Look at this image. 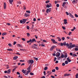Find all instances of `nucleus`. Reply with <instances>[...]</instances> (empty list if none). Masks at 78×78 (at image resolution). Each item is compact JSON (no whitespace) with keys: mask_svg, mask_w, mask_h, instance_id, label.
<instances>
[{"mask_svg":"<svg viewBox=\"0 0 78 78\" xmlns=\"http://www.w3.org/2000/svg\"><path fill=\"white\" fill-rule=\"evenodd\" d=\"M30 16V14L28 13H25L24 15V16L27 17H29Z\"/></svg>","mask_w":78,"mask_h":78,"instance_id":"nucleus-9","label":"nucleus"},{"mask_svg":"<svg viewBox=\"0 0 78 78\" xmlns=\"http://www.w3.org/2000/svg\"><path fill=\"white\" fill-rule=\"evenodd\" d=\"M70 74L69 73H66L64 74V76H70Z\"/></svg>","mask_w":78,"mask_h":78,"instance_id":"nucleus-12","label":"nucleus"},{"mask_svg":"<svg viewBox=\"0 0 78 78\" xmlns=\"http://www.w3.org/2000/svg\"><path fill=\"white\" fill-rule=\"evenodd\" d=\"M56 50L57 51H59V52H61V51L60 49H56Z\"/></svg>","mask_w":78,"mask_h":78,"instance_id":"nucleus-23","label":"nucleus"},{"mask_svg":"<svg viewBox=\"0 0 78 78\" xmlns=\"http://www.w3.org/2000/svg\"><path fill=\"white\" fill-rule=\"evenodd\" d=\"M9 46V47H12V45L11 44H8Z\"/></svg>","mask_w":78,"mask_h":78,"instance_id":"nucleus-46","label":"nucleus"},{"mask_svg":"<svg viewBox=\"0 0 78 78\" xmlns=\"http://www.w3.org/2000/svg\"><path fill=\"white\" fill-rule=\"evenodd\" d=\"M6 8V4L5 2L4 3V9H5Z\"/></svg>","mask_w":78,"mask_h":78,"instance_id":"nucleus-11","label":"nucleus"},{"mask_svg":"<svg viewBox=\"0 0 78 78\" xmlns=\"http://www.w3.org/2000/svg\"><path fill=\"white\" fill-rule=\"evenodd\" d=\"M30 75H34V74L30 72Z\"/></svg>","mask_w":78,"mask_h":78,"instance_id":"nucleus-37","label":"nucleus"},{"mask_svg":"<svg viewBox=\"0 0 78 78\" xmlns=\"http://www.w3.org/2000/svg\"><path fill=\"white\" fill-rule=\"evenodd\" d=\"M56 6L58 8V7H59V4H56Z\"/></svg>","mask_w":78,"mask_h":78,"instance_id":"nucleus-47","label":"nucleus"},{"mask_svg":"<svg viewBox=\"0 0 78 78\" xmlns=\"http://www.w3.org/2000/svg\"><path fill=\"white\" fill-rule=\"evenodd\" d=\"M68 61L69 62H71L72 61L71 60H70V59H69L68 60Z\"/></svg>","mask_w":78,"mask_h":78,"instance_id":"nucleus-60","label":"nucleus"},{"mask_svg":"<svg viewBox=\"0 0 78 78\" xmlns=\"http://www.w3.org/2000/svg\"><path fill=\"white\" fill-rule=\"evenodd\" d=\"M9 2L12 5V2H13V0H9Z\"/></svg>","mask_w":78,"mask_h":78,"instance_id":"nucleus-16","label":"nucleus"},{"mask_svg":"<svg viewBox=\"0 0 78 78\" xmlns=\"http://www.w3.org/2000/svg\"><path fill=\"white\" fill-rule=\"evenodd\" d=\"M44 70H47V69H48V67H45L44 68Z\"/></svg>","mask_w":78,"mask_h":78,"instance_id":"nucleus-34","label":"nucleus"},{"mask_svg":"<svg viewBox=\"0 0 78 78\" xmlns=\"http://www.w3.org/2000/svg\"><path fill=\"white\" fill-rule=\"evenodd\" d=\"M70 16L71 18H74V17L73 16V15H71Z\"/></svg>","mask_w":78,"mask_h":78,"instance_id":"nucleus-43","label":"nucleus"},{"mask_svg":"<svg viewBox=\"0 0 78 78\" xmlns=\"http://www.w3.org/2000/svg\"><path fill=\"white\" fill-rule=\"evenodd\" d=\"M62 39L63 41H64V39H65V37H62Z\"/></svg>","mask_w":78,"mask_h":78,"instance_id":"nucleus-50","label":"nucleus"},{"mask_svg":"<svg viewBox=\"0 0 78 78\" xmlns=\"http://www.w3.org/2000/svg\"><path fill=\"white\" fill-rule=\"evenodd\" d=\"M69 47H70V46H72V43L70 42L69 43Z\"/></svg>","mask_w":78,"mask_h":78,"instance_id":"nucleus-49","label":"nucleus"},{"mask_svg":"<svg viewBox=\"0 0 78 78\" xmlns=\"http://www.w3.org/2000/svg\"><path fill=\"white\" fill-rule=\"evenodd\" d=\"M20 23H23V20H20Z\"/></svg>","mask_w":78,"mask_h":78,"instance_id":"nucleus-57","label":"nucleus"},{"mask_svg":"<svg viewBox=\"0 0 78 78\" xmlns=\"http://www.w3.org/2000/svg\"><path fill=\"white\" fill-rule=\"evenodd\" d=\"M48 5L47 4V6H46V8H50V7H51L52 6V5H51V3H49L48 4Z\"/></svg>","mask_w":78,"mask_h":78,"instance_id":"nucleus-6","label":"nucleus"},{"mask_svg":"<svg viewBox=\"0 0 78 78\" xmlns=\"http://www.w3.org/2000/svg\"><path fill=\"white\" fill-rule=\"evenodd\" d=\"M27 34L28 37H30V34L29 33H27Z\"/></svg>","mask_w":78,"mask_h":78,"instance_id":"nucleus-33","label":"nucleus"},{"mask_svg":"<svg viewBox=\"0 0 78 78\" xmlns=\"http://www.w3.org/2000/svg\"><path fill=\"white\" fill-rule=\"evenodd\" d=\"M66 3H67V2H63L62 4V6L63 7H64V6H65V5L66 4Z\"/></svg>","mask_w":78,"mask_h":78,"instance_id":"nucleus-13","label":"nucleus"},{"mask_svg":"<svg viewBox=\"0 0 78 78\" xmlns=\"http://www.w3.org/2000/svg\"><path fill=\"white\" fill-rule=\"evenodd\" d=\"M56 59H57V58L56 57H55V58H54V61H56Z\"/></svg>","mask_w":78,"mask_h":78,"instance_id":"nucleus-58","label":"nucleus"},{"mask_svg":"<svg viewBox=\"0 0 78 78\" xmlns=\"http://www.w3.org/2000/svg\"><path fill=\"white\" fill-rule=\"evenodd\" d=\"M75 16L76 17H78V16L76 14H75Z\"/></svg>","mask_w":78,"mask_h":78,"instance_id":"nucleus-40","label":"nucleus"},{"mask_svg":"<svg viewBox=\"0 0 78 78\" xmlns=\"http://www.w3.org/2000/svg\"><path fill=\"white\" fill-rule=\"evenodd\" d=\"M7 50L8 51H13V50L11 49H8Z\"/></svg>","mask_w":78,"mask_h":78,"instance_id":"nucleus-28","label":"nucleus"},{"mask_svg":"<svg viewBox=\"0 0 78 78\" xmlns=\"http://www.w3.org/2000/svg\"><path fill=\"white\" fill-rule=\"evenodd\" d=\"M20 62H25V60H21L20 61Z\"/></svg>","mask_w":78,"mask_h":78,"instance_id":"nucleus-39","label":"nucleus"},{"mask_svg":"<svg viewBox=\"0 0 78 78\" xmlns=\"http://www.w3.org/2000/svg\"><path fill=\"white\" fill-rule=\"evenodd\" d=\"M51 41H52V43H53V44H58V42L55 41V40L54 39H51Z\"/></svg>","mask_w":78,"mask_h":78,"instance_id":"nucleus-4","label":"nucleus"},{"mask_svg":"<svg viewBox=\"0 0 78 78\" xmlns=\"http://www.w3.org/2000/svg\"><path fill=\"white\" fill-rule=\"evenodd\" d=\"M17 58H18V56H15L14 57H13V59H14V60H16V59H17Z\"/></svg>","mask_w":78,"mask_h":78,"instance_id":"nucleus-15","label":"nucleus"},{"mask_svg":"<svg viewBox=\"0 0 78 78\" xmlns=\"http://www.w3.org/2000/svg\"><path fill=\"white\" fill-rule=\"evenodd\" d=\"M66 15H67V16H68V15H69V13L68 12H66Z\"/></svg>","mask_w":78,"mask_h":78,"instance_id":"nucleus-63","label":"nucleus"},{"mask_svg":"<svg viewBox=\"0 0 78 78\" xmlns=\"http://www.w3.org/2000/svg\"><path fill=\"white\" fill-rule=\"evenodd\" d=\"M23 23H25V22H26V21H27V19H23Z\"/></svg>","mask_w":78,"mask_h":78,"instance_id":"nucleus-20","label":"nucleus"},{"mask_svg":"<svg viewBox=\"0 0 78 78\" xmlns=\"http://www.w3.org/2000/svg\"><path fill=\"white\" fill-rule=\"evenodd\" d=\"M43 73H44V75H46V73L45 72V71H44Z\"/></svg>","mask_w":78,"mask_h":78,"instance_id":"nucleus-56","label":"nucleus"},{"mask_svg":"<svg viewBox=\"0 0 78 78\" xmlns=\"http://www.w3.org/2000/svg\"><path fill=\"white\" fill-rule=\"evenodd\" d=\"M65 63L66 64H68V61H66L65 62Z\"/></svg>","mask_w":78,"mask_h":78,"instance_id":"nucleus-32","label":"nucleus"},{"mask_svg":"<svg viewBox=\"0 0 78 78\" xmlns=\"http://www.w3.org/2000/svg\"><path fill=\"white\" fill-rule=\"evenodd\" d=\"M23 7L24 8H23L24 10H25V9H26V7H25V6L24 5L23 6Z\"/></svg>","mask_w":78,"mask_h":78,"instance_id":"nucleus-42","label":"nucleus"},{"mask_svg":"<svg viewBox=\"0 0 78 78\" xmlns=\"http://www.w3.org/2000/svg\"><path fill=\"white\" fill-rule=\"evenodd\" d=\"M7 34V33H3L2 34V36H5V35H6Z\"/></svg>","mask_w":78,"mask_h":78,"instance_id":"nucleus-22","label":"nucleus"},{"mask_svg":"<svg viewBox=\"0 0 78 78\" xmlns=\"http://www.w3.org/2000/svg\"><path fill=\"white\" fill-rule=\"evenodd\" d=\"M65 65H66V64H65V63H62V66H65Z\"/></svg>","mask_w":78,"mask_h":78,"instance_id":"nucleus-51","label":"nucleus"},{"mask_svg":"<svg viewBox=\"0 0 78 78\" xmlns=\"http://www.w3.org/2000/svg\"><path fill=\"white\" fill-rule=\"evenodd\" d=\"M52 72H55V69H53L52 70Z\"/></svg>","mask_w":78,"mask_h":78,"instance_id":"nucleus-54","label":"nucleus"},{"mask_svg":"<svg viewBox=\"0 0 78 78\" xmlns=\"http://www.w3.org/2000/svg\"><path fill=\"white\" fill-rule=\"evenodd\" d=\"M62 44L63 46V45H64V46H66V41L63 42Z\"/></svg>","mask_w":78,"mask_h":78,"instance_id":"nucleus-21","label":"nucleus"},{"mask_svg":"<svg viewBox=\"0 0 78 78\" xmlns=\"http://www.w3.org/2000/svg\"><path fill=\"white\" fill-rule=\"evenodd\" d=\"M55 48H56V46L55 45H53L51 48L50 50L51 51H53V49H55Z\"/></svg>","mask_w":78,"mask_h":78,"instance_id":"nucleus-3","label":"nucleus"},{"mask_svg":"<svg viewBox=\"0 0 78 78\" xmlns=\"http://www.w3.org/2000/svg\"><path fill=\"white\" fill-rule=\"evenodd\" d=\"M34 59H35V60H36V61H37V60H38V58H34Z\"/></svg>","mask_w":78,"mask_h":78,"instance_id":"nucleus-45","label":"nucleus"},{"mask_svg":"<svg viewBox=\"0 0 78 78\" xmlns=\"http://www.w3.org/2000/svg\"><path fill=\"white\" fill-rule=\"evenodd\" d=\"M75 47V44H74L73 45H72V46H70V47L71 48H73Z\"/></svg>","mask_w":78,"mask_h":78,"instance_id":"nucleus-17","label":"nucleus"},{"mask_svg":"<svg viewBox=\"0 0 78 78\" xmlns=\"http://www.w3.org/2000/svg\"><path fill=\"white\" fill-rule=\"evenodd\" d=\"M58 44L59 45H60V46H63V44L62 43H59Z\"/></svg>","mask_w":78,"mask_h":78,"instance_id":"nucleus-24","label":"nucleus"},{"mask_svg":"<svg viewBox=\"0 0 78 78\" xmlns=\"http://www.w3.org/2000/svg\"><path fill=\"white\" fill-rule=\"evenodd\" d=\"M50 2L49 1H47L45 2L46 3H48Z\"/></svg>","mask_w":78,"mask_h":78,"instance_id":"nucleus-38","label":"nucleus"},{"mask_svg":"<svg viewBox=\"0 0 78 78\" xmlns=\"http://www.w3.org/2000/svg\"><path fill=\"white\" fill-rule=\"evenodd\" d=\"M26 12H27V13H30V10H27L26 11Z\"/></svg>","mask_w":78,"mask_h":78,"instance_id":"nucleus-41","label":"nucleus"},{"mask_svg":"<svg viewBox=\"0 0 78 78\" xmlns=\"http://www.w3.org/2000/svg\"><path fill=\"white\" fill-rule=\"evenodd\" d=\"M59 56H60V53L59 52H57L56 54V57H59Z\"/></svg>","mask_w":78,"mask_h":78,"instance_id":"nucleus-7","label":"nucleus"},{"mask_svg":"<svg viewBox=\"0 0 78 78\" xmlns=\"http://www.w3.org/2000/svg\"><path fill=\"white\" fill-rule=\"evenodd\" d=\"M76 29V28H75V27H74L71 30L72 31H73L75 30Z\"/></svg>","mask_w":78,"mask_h":78,"instance_id":"nucleus-25","label":"nucleus"},{"mask_svg":"<svg viewBox=\"0 0 78 78\" xmlns=\"http://www.w3.org/2000/svg\"><path fill=\"white\" fill-rule=\"evenodd\" d=\"M75 51H78V48H76L75 49Z\"/></svg>","mask_w":78,"mask_h":78,"instance_id":"nucleus-52","label":"nucleus"},{"mask_svg":"<svg viewBox=\"0 0 78 78\" xmlns=\"http://www.w3.org/2000/svg\"><path fill=\"white\" fill-rule=\"evenodd\" d=\"M71 34H72V32H69V33L68 34V35H69V36H70Z\"/></svg>","mask_w":78,"mask_h":78,"instance_id":"nucleus-55","label":"nucleus"},{"mask_svg":"<svg viewBox=\"0 0 78 78\" xmlns=\"http://www.w3.org/2000/svg\"><path fill=\"white\" fill-rule=\"evenodd\" d=\"M43 42H47V41L45 40H43Z\"/></svg>","mask_w":78,"mask_h":78,"instance_id":"nucleus-62","label":"nucleus"},{"mask_svg":"<svg viewBox=\"0 0 78 78\" xmlns=\"http://www.w3.org/2000/svg\"><path fill=\"white\" fill-rule=\"evenodd\" d=\"M48 11H49V9H47V10H46V12L47 13H48Z\"/></svg>","mask_w":78,"mask_h":78,"instance_id":"nucleus-29","label":"nucleus"},{"mask_svg":"<svg viewBox=\"0 0 78 78\" xmlns=\"http://www.w3.org/2000/svg\"><path fill=\"white\" fill-rule=\"evenodd\" d=\"M51 41H52V43H53V44H58V42L55 41V40L54 39H51Z\"/></svg>","mask_w":78,"mask_h":78,"instance_id":"nucleus-5","label":"nucleus"},{"mask_svg":"<svg viewBox=\"0 0 78 78\" xmlns=\"http://www.w3.org/2000/svg\"><path fill=\"white\" fill-rule=\"evenodd\" d=\"M64 58H66L67 57V54H66L64 55Z\"/></svg>","mask_w":78,"mask_h":78,"instance_id":"nucleus-35","label":"nucleus"},{"mask_svg":"<svg viewBox=\"0 0 78 78\" xmlns=\"http://www.w3.org/2000/svg\"><path fill=\"white\" fill-rule=\"evenodd\" d=\"M18 47H21L22 46L20 44H18L17 45Z\"/></svg>","mask_w":78,"mask_h":78,"instance_id":"nucleus-53","label":"nucleus"},{"mask_svg":"<svg viewBox=\"0 0 78 78\" xmlns=\"http://www.w3.org/2000/svg\"><path fill=\"white\" fill-rule=\"evenodd\" d=\"M27 62L28 64H31V66H32V64L34 63V60L30 59L27 61Z\"/></svg>","mask_w":78,"mask_h":78,"instance_id":"nucleus-2","label":"nucleus"},{"mask_svg":"<svg viewBox=\"0 0 78 78\" xmlns=\"http://www.w3.org/2000/svg\"><path fill=\"white\" fill-rule=\"evenodd\" d=\"M7 72H8L9 73H11V69H8L7 70Z\"/></svg>","mask_w":78,"mask_h":78,"instance_id":"nucleus-30","label":"nucleus"},{"mask_svg":"<svg viewBox=\"0 0 78 78\" xmlns=\"http://www.w3.org/2000/svg\"><path fill=\"white\" fill-rule=\"evenodd\" d=\"M76 77H78V73H77V74H76L75 75Z\"/></svg>","mask_w":78,"mask_h":78,"instance_id":"nucleus-64","label":"nucleus"},{"mask_svg":"<svg viewBox=\"0 0 78 78\" xmlns=\"http://www.w3.org/2000/svg\"><path fill=\"white\" fill-rule=\"evenodd\" d=\"M4 73H8V71H4Z\"/></svg>","mask_w":78,"mask_h":78,"instance_id":"nucleus-48","label":"nucleus"},{"mask_svg":"<svg viewBox=\"0 0 78 78\" xmlns=\"http://www.w3.org/2000/svg\"><path fill=\"white\" fill-rule=\"evenodd\" d=\"M22 39L23 40V41H25V38H22Z\"/></svg>","mask_w":78,"mask_h":78,"instance_id":"nucleus-61","label":"nucleus"},{"mask_svg":"<svg viewBox=\"0 0 78 78\" xmlns=\"http://www.w3.org/2000/svg\"><path fill=\"white\" fill-rule=\"evenodd\" d=\"M40 45L42 46L43 47H45V44H40Z\"/></svg>","mask_w":78,"mask_h":78,"instance_id":"nucleus-44","label":"nucleus"},{"mask_svg":"<svg viewBox=\"0 0 78 78\" xmlns=\"http://www.w3.org/2000/svg\"><path fill=\"white\" fill-rule=\"evenodd\" d=\"M63 21L64 22V23L65 24V25H66V24L67 23V20L65 19Z\"/></svg>","mask_w":78,"mask_h":78,"instance_id":"nucleus-10","label":"nucleus"},{"mask_svg":"<svg viewBox=\"0 0 78 78\" xmlns=\"http://www.w3.org/2000/svg\"><path fill=\"white\" fill-rule=\"evenodd\" d=\"M72 3H77V1H76V0H73L72 2Z\"/></svg>","mask_w":78,"mask_h":78,"instance_id":"nucleus-19","label":"nucleus"},{"mask_svg":"<svg viewBox=\"0 0 78 78\" xmlns=\"http://www.w3.org/2000/svg\"><path fill=\"white\" fill-rule=\"evenodd\" d=\"M77 55H76V54H74L73 55H72V56L73 57H75V56H76Z\"/></svg>","mask_w":78,"mask_h":78,"instance_id":"nucleus-27","label":"nucleus"},{"mask_svg":"<svg viewBox=\"0 0 78 78\" xmlns=\"http://www.w3.org/2000/svg\"><path fill=\"white\" fill-rule=\"evenodd\" d=\"M27 30H30V27L29 26H27Z\"/></svg>","mask_w":78,"mask_h":78,"instance_id":"nucleus-31","label":"nucleus"},{"mask_svg":"<svg viewBox=\"0 0 78 78\" xmlns=\"http://www.w3.org/2000/svg\"><path fill=\"white\" fill-rule=\"evenodd\" d=\"M32 66L31 65V64H30L28 68H27V70H31V67Z\"/></svg>","mask_w":78,"mask_h":78,"instance_id":"nucleus-8","label":"nucleus"},{"mask_svg":"<svg viewBox=\"0 0 78 78\" xmlns=\"http://www.w3.org/2000/svg\"><path fill=\"white\" fill-rule=\"evenodd\" d=\"M22 72L24 73V74H26V72L24 69H23L22 71Z\"/></svg>","mask_w":78,"mask_h":78,"instance_id":"nucleus-18","label":"nucleus"},{"mask_svg":"<svg viewBox=\"0 0 78 78\" xmlns=\"http://www.w3.org/2000/svg\"><path fill=\"white\" fill-rule=\"evenodd\" d=\"M64 55L63 54H62L61 55V58H64Z\"/></svg>","mask_w":78,"mask_h":78,"instance_id":"nucleus-26","label":"nucleus"},{"mask_svg":"<svg viewBox=\"0 0 78 78\" xmlns=\"http://www.w3.org/2000/svg\"><path fill=\"white\" fill-rule=\"evenodd\" d=\"M55 69L57 70H59V68L58 67H55Z\"/></svg>","mask_w":78,"mask_h":78,"instance_id":"nucleus-36","label":"nucleus"},{"mask_svg":"<svg viewBox=\"0 0 78 78\" xmlns=\"http://www.w3.org/2000/svg\"><path fill=\"white\" fill-rule=\"evenodd\" d=\"M34 42H37L35 38H33L32 39H30L29 41H27V43H30H30H29V45H30L31 44V43Z\"/></svg>","mask_w":78,"mask_h":78,"instance_id":"nucleus-1","label":"nucleus"},{"mask_svg":"<svg viewBox=\"0 0 78 78\" xmlns=\"http://www.w3.org/2000/svg\"><path fill=\"white\" fill-rule=\"evenodd\" d=\"M30 72H31V71L30 70L27 71V73H26V74H25V75H28V73H29Z\"/></svg>","mask_w":78,"mask_h":78,"instance_id":"nucleus-14","label":"nucleus"},{"mask_svg":"<svg viewBox=\"0 0 78 78\" xmlns=\"http://www.w3.org/2000/svg\"><path fill=\"white\" fill-rule=\"evenodd\" d=\"M18 75H20V73H19V72H18L16 73Z\"/></svg>","mask_w":78,"mask_h":78,"instance_id":"nucleus-59","label":"nucleus"}]
</instances>
